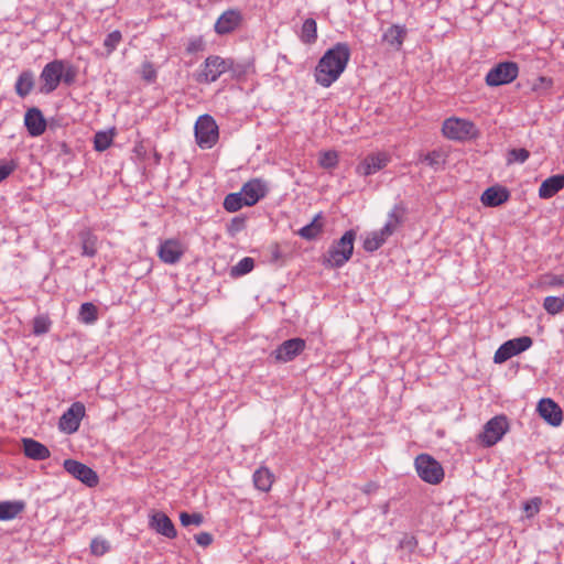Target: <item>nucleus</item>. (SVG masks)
Returning a JSON list of instances; mask_svg holds the SVG:
<instances>
[{
    "instance_id": "f257e3e1",
    "label": "nucleus",
    "mask_w": 564,
    "mask_h": 564,
    "mask_svg": "<svg viewBox=\"0 0 564 564\" xmlns=\"http://www.w3.org/2000/svg\"><path fill=\"white\" fill-rule=\"evenodd\" d=\"M350 55L349 45L344 42L328 48L315 67V82L325 88L329 87L346 69Z\"/></svg>"
},
{
    "instance_id": "f03ea898",
    "label": "nucleus",
    "mask_w": 564,
    "mask_h": 564,
    "mask_svg": "<svg viewBox=\"0 0 564 564\" xmlns=\"http://www.w3.org/2000/svg\"><path fill=\"white\" fill-rule=\"evenodd\" d=\"M77 73V68L68 61L54 59L47 63L40 74L42 83L40 91L45 95L52 94L61 83L72 86L76 80Z\"/></svg>"
},
{
    "instance_id": "7ed1b4c3",
    "label": "nucleus",
    "mask_w": 564,
    "mask_h": 564,
    "mask_svg": "<svg viewBox=\"0 0 564 564\" xmlns=\"http://www.w3.org/2000/svg\"><path fill=\"white\" fill-rule=\"evenodd\" d=\"M356 232L347 230L340 239L335 240L322 256V264L329 269H339L346 264L354 253Z\"/></svg>"
},
{
    "instance_id": "20e7f679",
    "label": "nucleus",
    "mask_w": 564,
    "mask_h": 564,
    "mask_svg": "<svg viewBox=\"0 0 564 564\" xmlns=\"http://www.w3.org/2000/svg\"><path fill=\"white\" fill-rule=\"evenodd\" d=\"M419 477L426 484L438 485L445 477L443 466L430 454H420L414 459Z\"/></svg>"
},
{
    "instance_id": "39448f33",
    "label": "nucleus",
    "mask_w": 564,
    "mask_h": 564,
    "mask_svg": "<svg viewBox=\"0 0 564 564\" xmlns=\"http://www.w3.org/2000/svg\"><path fill=\"white\" fill-rule=\"evenodd\" d=\"M231 67V58H224L219 55H209L202 64L200 72L196 76L198 83L210 84L216 82Z\"/></svg>"
},
{
    "instance_id": "423d86ee",
    "label": "nucleus",
    "mask_w": 564,
    "mask_h": 564,
    "mask_svg": "<svg viewBox=\"0 0 564 564\" xmlns=\"http://www.w3.org/2000/svg\"><path fill=\"white\" fill-rule=\"evenodd\" d=\"M219 137L218 126L209 115L200 116L195 123L196 142L202 149H210Z\"/></svg>"
},
{
    "instance_id": "0eeeda50",
    "label": "nucleus",
    "mask_w": 564,
    "mask_h": 564,
    "mask_svg": "<svg viewBox=\"0 0 564 564\" xmlns=\"http://www.w3.org/2000/svg\"><path fill=\"white\" fill-rule=\"evenodd\" d=\"M509 430V423L505 415L490 419L479 434V441L487 447L496 445Z\"/></svg>"
},
{
    "instance_id": "6e6552de",
    "label": "nucleus",
    "mask_w": 564,
    "mask_h": 564,
    "mask_svg": "<svg viewBox=\"0 0 564 564\" xmlns=\"http://www.w3.org/2000/svg\"><path fill=\"white\" fill-rule=\"evenodd\" d=\"M442 132L451 140H466L476 135V128L469 120L448 118L443 123Z\"/></svg>"
},
{
    "instance_id": "1a4fd4ad",
    "label": "nucleus",
    "mask_w": 564,
    "mask_h": 564,
    "mask_svg": "<svg viewBox=\"0 0 564 564\" xmlns=\"http://www.w3.org/2000/svg\"><path fill=\"white\" fill-rule=\"evenodd\" d=\"M533 345V340L529 336H521L518 338L505 341L495 352V364H502L508 359L528 350Z\"/></svg>"
},
{
    "instance_id": "9d476101",
    "label": "nucleus",
    "mask_w": 564,
    "mask_h": 564,
    "mask_svg": "<svg viewBox=\"0 0 564 564\" xmlns=\"http://www.w3.org/2000/svg\"><path fill=\"white\" fill-rule=\"evenodd\" d=\"M519 74V67L513 62H502L492 67L486 75V84L491 87L513 82Z\"/></svg>"
},
{
    "instance_id": "9b49d317",
    "label": "nucleus",
    "mask_w": 564,
    "mask_h": 564,
    "mask_svg": "<svg viewBox=\"0 0 564 564\" xmlns=\"http://www.w3.org/2000/svg\"><path fill=\"white\" fill-rule=\"evenodd\" d=\"M85 411V405L82 402H74L59 417L58 429L66 434L77 432Z\"/></svg>"
},
{
    "instance_id": "f8f14e48",
    "label": "nucleus",
    "mask_w": 564,
    "mask_h": 564,
    "mask_svg": "<svg viewBox=\"0 0 564 564\" xmlns=\"http://www.w3.org/2000/svg\"><path fill=\"white\" fill-rule=\"evenodd\" d=\"M64 469L72 475L74 478L80 480L88 487H95L98 485V476L96 471H94L87 465L75 460V459H65L63 463Z\"/></svg>"
},
{
    "instance_id": "ddd939ff",
    "label": "nucleus",
    "mask_w": 564,
    "mask_h": 564,
    "mask_svg": "<svg viewBox=\"0 0 564 564\" xmlns=\"http://www.w3.org/2000/svg\"><path fill=\"white\" fill-rule=\"evenodd\" d=\"M305 348V340L296 337L284 340L271 355L279 362H289L301 355Z\"/></svg>"
},
{
    "instance_id": "4468645a",
    "label": "nucleus",
    "mask_w": 564,
    "mask_h": 564,
    "mask_svg": "<svg viewBox=\"0 0 564 564\" xmlns=\"http://www.w3.org/2000/svg\"><path fill=\"white\" fill-rule=\"evenodd\" d=\"M242 20V14L238 9H228L216 20L214 30L218 35L230 34L240 26Z\"/></svg>"
},
{
    "instance_id": "2eb2a0df",
    "label": "nucleus",
    "mask_w": 564,
    "mask_h": 564,
    "mask_svg": "<svg viewBox=\"0 0 564 564\" xmlns=\"http://www.w3.org/2000/svg\"><path fill=\"white\" fill-rule=\"evenodd\" d=\"M149 528L167 539H175L177 535L174 523L163 511H151L149 514Z\"/></svg>"
},
{
    "instance_id": "dca6fc26",
    "label": "nucleus",
    "mask_w": 564,
    "mask_h": 564,
    "mask_svg": "<svg viewBox=\"0 0 564 564\" xmlns=\"http://www.w3.org/2000/svg\"><path fill=\"white\" fill-rule=\"evenodd\" d=\"M240 192L245 197L246 206H253L265 197L268 185L261 178H252L242 185Z\"/></svg>"
},
{
    "instance_id": "f3484780",
    "label": "nucleus",
    "mask_w": 564,
    "mask_h": 564,
    "mask_svg": "<svg viewBox=\"0 0 564 564\" xmlns=\"http://www.w3.org/2000/svg\"><path fill=\"white\" fill-rule=\"evenodd\" d=\"M389 156L379 152L367 155L356 167V173L361 176H369L387 166Z\"/></svg>"
},
{
    "instance_id": "a211bd4d",
    "label": "nucleus",
    "mask_w": 564,
    "mask_h": 564,
    "mask_svg": "<svg viewBox=\"0 0 564 564\" xmlns=\"http://www.w3.org/2000/svg\"><path fill=\"white\" fill-rule=\"evenodd\" d=\"M536 411L552 426H558L563 421L562 409L550 398L540 400Z\"/></svg>"
},
{
    "instance_id": "6ab92c4d",
    "label": "nucleus",
    "mask_w": 564,
    "mask_h": 564,
    "mask_svg": "<svg viewBox=\"0 0 564 564\" xmlns=\"http://www.w3.org/2000/svg\"><path fill=\"white\" fill-rule=\"evenodd\" d=\"M183 254L184 248L176 239H167L159 246L158 256L164 263L174 264L181 260Z\"/></svg>"
},
{
    "instance_id": "aec40b11",
    "label": "nucleus",
    "mask_w": 564,
    "mask_h": 564,
    "mask_svg": "<svg viewBox=\"0 0 564 564\" xmlns=\"http://www.w3.org/2000/svg\"><path fill=\"white\" fill-rule=\"evenodd\" d=\"M408 208L403 202L393 205L388 213L387 221L381 228L389 237L392 236L405 221Z\"/></svg>"
},
{
    "instance_id": "412c9836",
    "label": "nucleus",
    "mask_w": 564,
    "mask_h": 564,
    "mask_svg": "<svg viewBox=\"0 0 564 564\" xmlns=\"http://www.w3.org/2000/svg\"><path fill=\"white\" fill-rule=\"evenodd\" d=\"M24 123L32 137L41 135L46 129V120L39 108H31L25 112Z\"/></svg>"
},
{
    "instance_id": "4be33fe9",
    "label": "nucleus",
    "mask_w": 564,
    "mask_h": 564,
    "mask_svg": "<svg viewBox=\"0 0 564 564\" xmlns=\"http://www.w3.org/2000/svg\"><path fill=\"white\" fill-rule=\"evenodd\" d=\"M510 197V192L502 186H491L487 188L480 197L481 203L487 207H497L506 203Z\"/></svg>"
},
{
    "instance_id": "5701e85b",
    "label": "nucleus",
    "mask_w": 564,
    "mask_h": 564,
    "mask_svg": "<svg viewBox=\"0 0 564 564\" xmlns=\"http://www.w3.org/2000/svg\"><path fill=\"white\" fill-rule=\"evenodd\" d=\"M22 445L24 455L30 459L44 460L51 456L50 449L33 438H23Z\"/></svg>"
},
{
    "instance_id": "b1692460",
    "label": "nucleus",
    "mask_w": 564,
    "mask_h": 564,
    "mask_svg": "<svg viewBox=\"0 0 564 564\" xmlns=\"http://www.w3.org/2000/svg\"><path fill=\"white\" fill-rule=\"evenodd\" d=\"M564 188V174H556L544 180L539 188L541 198H551Z\"/></svg>"
},
{
    "instance_id": "393cba45",
    "label": "nucleus",
    "mask_w": 564,
    "mask_h": 564,
    "mask_svg": "<svg viewBox=\"0 0 564 564\" xmlns=\"http://www.w3.org/2000/svg\"><path fill=\"white\" fill-rule=\"evenodd\" d=\"M323 228L324 218L322 213H318L310 224L297 231V235L305 240H314L323 232Z\"/></svg>"
},
{
    "instance_id": "a878e982",
    "label": "nucleus",
    "mask_w": 564,
    "mask_h": 564,
    "mask_svg": "<svg viewBox=\"0 0 564 564\" xmlns=\"http://www.w3.org/2000/svg\"><path fill=\"white\" fill-rule=\"evenodd\" d=\"M82 243V256L93 258L97 253V236L89 229H84L79 232Z\"/></svg>"
},
{
    "instance_id": "bb28decb",
    "label": "nucleus",
    "mask_w": 564,
    "mask_h": 564,
    "mask_svg": "<svg viewBox=\"0 0 564 564\" xmlns=\"http://www.w3.org/2000/svg\"><path fill=\"white\" fill-rule=\"evenodd\" d=\"M406 35V30L404 26L393 24L387 29V31L382 35V40L390 44L391 46L400 50L403 41Z\"/></svg>"
},
{
    "instance_id": "cd10ccee",
    "label": "nucleus",
    "mask_w": 564,
    "mask_h": 564,
    "mask_svg": "<svg viewBox=\"0 0 564 564\" xmlns=\"http://www.w3.org/2000/svg\"><path fill=\"white\" fill-rule=\"evenodd\" d=\"M254 487L263 492L271 489L274 476L269 468L261 466L253 473Z\"/></svg>"
},
{
    "instance_id": "c85d7f7f",
    "label": "nucleus",
    "mask_w": 564,
    "mask_h": 564,
    "mask_svg": "<svg viewBox=\"0 0 564 564\" xmlns=\"http://www.w3.org/2000/svg\"><path fill=\"white\" fill-rule=\"evenodd\" d=\"M34 87V75L31 70L22 72L15 82V93L19 97H26Z\"/></svg>"
},
{
    "instance_id": "c756f323",
    "label": "nucleus",
    "mask_w": 564,
    "mask_h": 564,
    "mask_svg": "<svg viewBox=\"0 0 564 564\" xmlns=\"http://www.w3.org/2000/svg\"><path fill=\"white\" fill-rule=\"evenodd\" d=\"M24 509L22 501H2L0 502V520H12Z\"/></svg>"
},
{
    "instance_id": "7c9ffc66",
    "label": "nucleus",
    "mask_w": 564,
    "mask_h": 564,
    "mask_svg": "<svg viewBox=\"0 0 564 564\" xmlns=\"http://www.w3.org/2000/svg\"><path fill=\"white\" fill-rule=\"evenodd\" d=\"M389 238L382 229L372 231L364 240V249L368 252L377 251Z\"/></svg>"
},
{
    "instance_id": "2f4dec72",
    "label": "nucleus",
    "mask_w": 564,
    "mask_h": 564,
    "mask_svg": "<svg viewBox=\"0 0 564 564\" xmlns=\"http://www.w3.org/2000/svg\"><path fill=\"white\" fill-rule=\"evenodd\" d=\"M301 40L305 44H312L317 40V23L314 19L308 18L303 22Z\"/></svg>"
},
{
    "instance_id": "473e14b6",
    "label": "nucleus",
    "mask_w": 564,
    "mask_h": 564,
    "mask_svg": "<svg viewBox=\"0 0 564 564\" xmlns=\"http://www.w3.org/2000/svg\"><path fill=\"white\" fill-rule=\"evenodd\" d=\"M78 319L86 325H91L98 319V310L90 303L86 302L80 305Z\"/></svg>"
},
{
    "instance_id": "72a5a7b5",
    "label": "nucleus",
    "mask_w": 564,
    "mask_h": 564,
    "mask_svg": "<svg viewBox=\"0 0 564 564\" xmlns=\"http://www.w3.org/2000/svg\"><path fill=\"white\" fill-rule=\"evenodd\" d=\"M245 204V197L239 193H230L224 199V208L229 213H235L241 209Z\"/></svg>"
},
{
    "instance_id": "f704fd0d",
    "label": "nucleus",
    "mask_w": 564,
    "mask_h": 564,
    "mask_svg": "<svg viewBox=\"0 0 564 564\" xmlns=\"http://www.w3.org/2000/svg\"><path fill=\"white\" fill-rule=\"evenodd\" d=\"M253 267V259L250 257H245L236 265L231 268L230 274L231 276H241L252 271Z\"/></svg>"
},
{
    "instance_id": "c9c22d12",
    "label": "nucleus",
    "mask_w": 564,
    "mask_h": 564,
    "mask_svg": "<svg viewBox=\"0 0 564 564\" xmlns=\"http://www.w3.org/2000/svg\"><path fill=\"white\" fill-rule=\"evenodd\" d=\"M543 307L549 314L556 315L564 310V304L561 297L546 296L543 302Z\"/></svg>"
},
{
    "instance_id": "e433bc0d",
    "label": "nucleus",
    "mask_w": 564,
    "mask_h": 564,
    "mask_svg": "<svg viewBox=\"0 0 564 564\" xmlns=\"http://www.w3.org/2000/svg\"><path fill=\"white\" fill-rule=\"evenodd\" d=\"M51 321L46 315L35 316L33 319V334L43 335L50 330Z\"/></svg>"
},
{
    "instance_id": "4c0bfd02",
    "label": "nucleus",
    "mask_w": 564,
    "mask_h": 564,
    "mask_svg": "<svg viewBox=\"0 0 564 564\" xmlns=\"http://www.w3.org/2000/svg\"><path fill=\"white\" fill-rule=\"evenodd\" d=\"M530 156V152L527 149H511L507 154V163H524Z\"/></svg>"
},
{
    "instance_id": "58836bf2",
    "label": "nucleus",
    "mask_w": 564,
    "mask_h": 564,
    "mask_svg": "<svg viewBox=\"0 0 564 564\" xmlns=\"http://www.w3.org/2000/svg\"><path fill=\"white\" fill-rule=\"evenodd\" d=\"M112 142V138L107 132H97L94 138V148L96 151L107 150Z\"/></svg>"
},
{
    "instance_id": "ea45409f",
    "label": "nucleus",
    "mask_w": 564,
    "mask_h": 564,
    "mask_svg": "<svg viewBox=\"0 0 564 564\" xmlns=\"http://www.w3.org/2000/svg\"><path fill=\"white\" fill-rule=\"evenodd\" d=\"M318 163L324 169H333L338 164V155L335 151L322 152Z\"/></svg>"
},
{
    "instance_id": "a19ab883",
    "label": "nucleus",
    "mask_w": 564,
    "mask_h": 564,
    "mask_svg": "<svg viewBox=\"0 0 564 564\" xmlns=\"http://www.w3.org/2000/svg\"><path fill=\"white\" fill-rule=\"evenodd\" d=\"M110 550V544L107 540L101 538L93 539L90 543V551L96 556H102Z\"/></svg>"
},
{
    "instance_id": "79ce46f5",
    "label": "nucleus",
    "mask_w": 564,
    "mask_h": 564,
    "mask_svg": "<svg viewBox=\"0 0 564 564\" xmlns=\"http://www.w3.org/2000/svg\"><path fill=\"white\" fill-rule=\"evenodd\" d=\"M121 40H122V35H121L120 31H118V30L112 31L106 36V39L104 41V46L106 47V50L108 52H112L117 48V46L119 45Z\"/></svg>"
},
{
    "instance_id": "37998d69",
    "label": "nucleus",
    "mask_w": 564,
    "mask_h": 564,
    "mask_svg": "<svg viewBox=\"0 0 564 564\" xmlns=\"http://www.w3.org/2000/svg\"><path fill=\"white\" fill-rule=\"evenodd\" d=\"M203 516L200 513H187L182 512L180 514V521L182 525L187 527L191 524L200 525L203 523Z\"/></svg>"
},
{
    "instance_id": "c03bdc74",
    "label": "nucleus",
    "mask_w": 564,
    "mask_h": 564,
    "mask_svg": "<svg viewBox=\"0 0 564 564\" xmlns=\"http://www.w3.org/2000/svg\"><path fill=\"white\" fill-rule=\"evenodd\" d=\"M204 50H205V42L202 36H194V37L189 39L187 46H186L187 54H196Z\"/></svg>"
},
{
    "instance_id": "a18cd8bd",
    "label": "nucleus",
    "mask_w": 564,
    "mask_h": 564,
    "mask_svg": "<svg viewBox=\"0 0 564 564\" xmlns=\"http://www.w3.org/2000/svg\"><path fill=\"white\" fill-rule=\"evenodd\" d=\"M18 167L14 160L0 162V183L9 177Z\"/></svg>"
},
{
    "instance_id": "49530a36",
    "label": "nucleus",
    "mask_w": 564,
    "mask_h": 564,
    "mask_svg": "<svg viewBox=\"0 0 564 564\" xmlns=\"http://www.w3.org/2000/svg\"><path fill=\"white\" fill-rule=\"evenodd\" d=\"M541 499L540 498H533L530 501H527L523 505V510L527 513V517H533L535 516L540 510Z\"/></svg>"
},
{
    "instance_id": "de8ad7c7",
    "label": "nucleus",
    "mask_w": 564,
    "mask_h": 564,
    "mask_svg": "<svg viewBox=\"0 0 564 564\" xmlns=\"http://www.w3.org/2000/svg\"><path fill=\"white\" fill-rule=\"evenodd\" d=\"M228 72L231 73L232 78H241L247 74V66L245 64L236 63L231 58V67L228 68Z\"/></svg>"
},
{
    "instance_id": "09e8293b",
    "label": "nucleus",
    "mask_w": 564,
    "mask_h": 564,
    "mask_svg": "<svg viewBox=\"0 0 564 564\" xmlns=\"http://www.w3.org/2000/svg\"><path fill=\"white\" fill-rule=\"evenodd\" d=\"M424 161L432 167L437 169L442 161V154L437 151H432L427 153L424 158Z\"/></svg>"
},
{
    "instance_id": "8fccbe9b",
    "label": "nucleus",
    "mask_w": 564,
    "mask_h": 564,
    "mask_svg": "<svg viewBox=\"0 0 564 564\" xmlns=\"http://www.w3.org/2000/svg\"><path fill=\"white\" fill-rule=\"evenodd\" d=\"M245 228V219L240 217H235L231 219L228 231L231 236L236 235L237 232L241 231Z\"/></svg>"
},
{
    "instance_id": "3c124183",
    "label": "nucleus",
    "mask_w": 564,
    "mask_h": 564,
    "mask_svg": "<svg viewBox=\"0 0 564 564\" xmlns=\"http://www.w3.org/2000/svg\"><path fill=\"white\" fill-rule=\"evenodd\" d=\"M195 541L198 545L200 546H208L213 543V535L208 532H200L198 534H196L195 536Z\"/></svg>"
},
{
    "instance_id": "603ef678",
    "label": "nucleus",
    "mask_w": 564,
    "mask_h": 564,
    "mask_svg": "<svg viewBox=\"0 0 564 564\" xmlns=\"http://www.w3.org/2000/svg\"><path fill=\"white\" fill-rule=\"evenodd\" d=\"M142 77L148 82H153L156 78V70L150 63L143 65Z\"/></svg>"
},
{
    "instance_id": "864d4df0",
    "label": "nucleus",
    "mask_w": 564,
    "mask_h": 564,
    "mask_svg": "<svg viewBox=\"0 0 564 564\" xmlns=\"http://www.w3.org/2000/svg\"><path fill=\"white\" fill-rule=\"evenodd\" d=\"M550 284L554 286L564 285V278L555 275L552 278Z\"/></svg>"
},
{
    "instance_id": "5fc2aeb1",
    "label": "nucleus",
    "mask_w": 564,
    "mask_h": 564,
    "mask_svg": "<svg viewBox=\"0 0 564 564\" xmlns=\"http://www.w3.org/2000/svg\"><path fill=\"white\" fill-rule=\"evenodd\" d=\"M272 258L274 261H276L280 258V249L278 246H274L272 250Z\"/></svg>"
}]
</instances>
